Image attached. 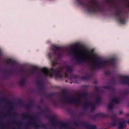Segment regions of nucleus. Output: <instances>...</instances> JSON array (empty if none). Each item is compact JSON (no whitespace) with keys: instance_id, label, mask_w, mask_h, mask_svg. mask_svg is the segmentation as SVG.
<instances>
[{"instance_id":"2","label":"nucleus","mask_w":129,"mask_h":129,"mask_svg":"<svg viewBox=\"0 0 129 129\" xmlns=\"http://www.w3.org/2000/svg\"><path fill=\"white\" fill-rule=\"evenodd\" d=\"M43 71L45 73L46 75L48 74V70L46 68H43L42 69Z\"/></svg>"},{"instance_id":"3","label":"nucleus","mask_w":129,"mask_h":129,"mask_svg":"<svg viewBox=\"0 0 129 129\" xmlns=\"http://www.w3.org/2000/svg\"><path fill=\"white\" fill-rule=\"evenodd\" d=\"M123 126V124H121L119 125V128L120 129H121L122 127Z\"/></svg>"},{"instance_id":"1","label":"nucleus","mask_w":129,"mask_h":129,"mask_svg":"<svg viewBox=\"0 0 129 129\" xmlns=\"http://www.w3.org/2000/svg\"><path fill=\"white\" fill-rule=\"evenodd\" d=\"M77 54L78 56L84 59H90V58L92 57L91 54L85 51H78Z\"/></svg>"}]
</instances>
